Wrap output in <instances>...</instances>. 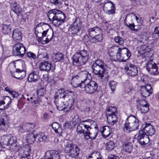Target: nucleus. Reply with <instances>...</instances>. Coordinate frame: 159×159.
Wrapping results in <instances>:
<instances>
[{"label": "nucleus", "mask_w": 159, "mask_h": 159, "mask_svg": "<svg viewBox=\"0 0 159 159\" xmlns=\"http://www.w3.org/2000/svg\"><path fill=\"white\" fill-rule=\"evenodd\" d=\"M47 16L54 26H58L62 24L65 19V14L57 9H52L49 11Z\"/></svg>", "instance_id": "f257e3e1"}, {"label": "nucleus", "mask_w": 159, "mask_h": 159, "mask_svg": "<svg viewBox=\"0 0 159 159\" xmlns=\"http://www.w3.org/2000/svg\"><path fill=\"white\" fill-rule=\"evenodd\" d=\"M35 33L37 35V33H41L43 37L47 36L45 39L46 43L48 42L52 39L54 33L53 30L49 29V26L43 23H40L37 25L35 29Z\"/></svg>", "instance_id": "f03ea898"}, {"label": "nucleus", "mask_w": 159, "mask_h": 159, "mask_svg": "<svg viewBox=\"0 0 159 159\" xmlns=\"http://www.w3.org/2000/svg\"><path fill=\"white\" fill-rule=\"evenodd\" d=\"M89 58V52L87 51L83 50L76 52L72 56V59L74 65L80 66L85 64Z\"/></svg>", "instance_id": "7ed1b4c3"}, {"label": "nucleus", "mask_w": 159, "mask_h": 159, "mask_svg": "<svg viewBox=\"0 0 159 159\" xmlns=\"http://www.w3.org/2000/svg\"><path fill=\"white\" fill-rule=\"evenodd\" d=\"M87 78L86 74L84 72H81L77 75L72 77L71 81V84L74 87H80L83 88L87 80Z\"/></svg>", "instance_id": "20e7f679"}, {"label": "nucleus", "mask_w": 159, "mask_h": 159, "mask_svg": "<svg viewBox=\"0 0 159 159\" xmlns=\"http://www.w3.org/2000/svg\"><path fill=\"white\" fill-rule=\"evenodd\" d=\"M65 151L68 155L72 158H75L79 156L80 150L76 145L69 142L67 140L64 141Z\"/></svg>", "instance_id": "39448f33"}, {"label": "nucleus", "mask_w": 159, "mask_h": 159, "mask_svg": "<svg viewBox=\"0 0 159 159\" xmlns=\"http://www.w3.org/2000/svg\"><path fill=\"white\" fill-rule=\"evenodd\" d=\"M106 64L101 60H97L93 64L92 66L94 73L98 75L101 78L104 76L105 70L104 67Z\"/></svg>", "instance_id": "423d86ee"}, {"label": "nucleus", "mask_w": 159, "mask_h": 159, "mask_svg": "<svg viewBox=\"0 0 159 159\" xmlns=\"http://www.w3.org/2000/svg\"><path fill=\"white\" fill-rule=\"evenodd\" d=\"M131 55L130 51L125 48H118L116 53L117 60L120 61H125Z\"/></svg>", "instance_id": "0eeeda50"}, {"label": "nucleus", "mask_w": 159, "mask_h": 159, "mask_svg": "<svg viewBox=\"0 0 159 159\" xmlns=\"http://www.w3.org/2000/svg\"><path fill=\"white\" fill-rule=\"evenodd\" d=\"M94 121L92 120H86L80 121L77 128V134H80L84 133V131L88 129H91V126L94 123Z\"/></svg>", "instance_id": "6e6552de"}, {"label": "nucleus", "mask_w": 159, "mask_h": 159, "mask_svg": "<svg viewBox=\"0 0 159 159\" xmlns=\"http://www.w3.org/2000/svg\"><path fill=\"white\" fill-rule=\"evenodd\" d=\"M102 4L103 10L105 13L109 15L115 13V5L112 2L108 0H106L104 1Z\"/></svg>", "instance_id": "1a4fd4ad"}, {"label": "nucleus", "mask_w": 159, "mask_h": 159, "mask_svg": "<svg viewBox=\"0 0 159 159\" xmlns=\"http://www.w3.org/2000/svg\"><path fill=\"white\" fill-rule=\"evenodd\" d=\"M134 138L137 139V142L141 145H145L149 141L148 136L142 129L140 130L138 133L136 134L134 136Z\"/></svg>", "instance_id": "9d476101"}, {"label": "nucleus", "mask_w": 159, "mask_h": 159, "mask_svg": "<svg viewBox=\"0 0 159 159\" xmlns=\"http://www.w3.org/2000/svg\"><path fill=\"white\" fill-rule=\"evenodd\" d=\"M1 139L3 144L6 145L14 146L18 142L16 138L11 135H3Z\"/></svg>", "instance_id": "9b49d317"}, {"label": "nucleus", "mask_w": 159, "mask_h": 159, "mask_svg": "<svg viewBox=\"0 0 159 159\" xmlns=\"http://www.w3.org/2000/svg\"><path fill=\"white\" fill-rule=\"evenodd\" d=\"M26 52V49L23 44L20 43L16 44L13 47L12 52L14 55L23 57Z\"/></svg>", "instance_id": "f8f14e48"}, {"label": "nucleus", "mask_w": 159, "mask_h": 159, "mask_svg": "<svg viewBox=\"0 0 159 159\" xmlns=\"http://www.w3.org/2000/svg\"><path fill=\"white\" fill-rule=\"evenodd\" d=\"M98 87V85L97 83L91 80L86 84H85L83 88H84V90L86 93L91 94L94 93L96 91Z\"/></svg>", "instance_id": "ddd939ff"}, {"label": "nucleus", "mask_w": 159, "mask_h": 159, "mask_svg": "<svg viewBox=\"0 0 159 159\" xmlns=\"http://www.w3.org/2000/svg\"><path fill=\"white\" fill-rule=\"evenodd\" d=\"M69 93L70 94V96L73 95L72 91L70 90H67L65 91L62 89L58 90L54 96V98L55 99L54 102H57L58 101L57 99V98H58L59 97L60 98L65 99V100H66L68 99L69 98L68 94Z\"/></svg>", "instance_id": "4468645a"}, {"label": "nucleus", "mask_w": 159, "mask_h": 159, "mask_svg": "<svg viewBox=\"0 0 159 159\" xmlns=\"http://www.w3.org/2000/svg\"><path fill=\"white\" fill-rule=\"evenodd\" d=\"M91 129H88L84 131V133H82L84 134V138L86 140L89 139L93 140L95 139L98 133V130L96 129H93L91 131Z\"/></svg>", "instance_id": "2eb2a0df"}, {"label": "nucleus", "mask_w": 159, "mask_h": 159, "mask_svg": "<svg viewBox=\"0 0 159 159\" xmlns=\"http://www.w3.org/2000/svg\"><path fill=\"white\" fill-rule=\"evenodd\" d=\"M124 68L126 70L127 75L129 76H134L138 74L137 67L133 64H127Z\"/></svg>", "instance_id": "dca6fc26"}, {"label": "nucleus", "mask_w": 159, "mask_h": 159, "mask_svg": "<svg viewBox=\"0 0 159 159\" xmlns=\"http://www.w3.org/2000/svg\"><path fill=\"white\" fill-rule=\"evenodd\" d=\"M81 22L79 18L76 19L71 25L70 32L73 34L77 33L81 28Z\"/></svg>", "instance_id": "f3484780"}, {"label": "nucleus", "mask_w": 159, "mask_h": 159, "mask_svg": "<svg viewBox=\"0 0 159 159\" xmlns=\"http://www.w3.org/2000/svg\"><path fill=\"white\" fill-rule=\"evenodd\" d=\"M2 114L0 117V130L5 131L8 125L9 118L5 112Z\"/></svg>", "instance_id": "a211bd4d"}, {"label": "nucleus", "mask_w": 159, "mask_h": 159, "mask_svg": "<svg viewBox=\"0 0 159 159\" xmlns=\"http://www.w3.org/2000/svg\"><path fill=\"white\" fill-rule=\"evenodd\" d=\"M152 91L153 89L151 85L149 84L141 86L140 88V93L143 97L145 98L149 96L152 93Z\"/></svg>", "instance_id": "6ab92c4d"}, {"label": "nucleus", "mask_w": 159, "mask_h": 159, "mask_svg": "<svg viewBox=\"0 0 159 159\" xmlns=\"http://www.w3.org/2000/svg\"><path fill=\"white\" fill-rule=\"evenodd\" d=\"M143 126L144 128L142 129L148 136H152L155 133V129L153 126L150 123L145 122Z\"/></svg>", "instance_id": "aec40b11"}, {"label": "nucleus", "mask_w": 159, "mask_h": 159, "mask_svg": "<svg viewBox=\"0 0 159 159\" xmlns=\"http://www.w3.org/2000/svg\"><path fill=\"white\" fill-rule=\"evenodd\" d=\"M127 118L133 130L137 129L139 128V124L138 119L133 115L128 116Z\"/></svg>", "instance_id": "412c9836"}, {"label": "nucleus", "mask_w": 159, "mask_h": 159, "mask_svg": "<svg viewBox=\"0 0 159 159\" xmlns=\"http://www.w3.org/2000/svg\"><path fill=\"white\" fill-rule=\"evenodd\" d=\"M60 155L59 152L51 150L46 152L45 155L42 159H60Z\"/></svg>", "instance_id": "4be33fe9"}, {"label": "nucleus", "mask_w": 159, "mask_h": 159, "mask_svg": "<svg viewBox=\"0 0 159 159\" xmlns=\"http://www.w3.org/2000/svg\"><path fill=\"white\" fill-rule=\"evenodd\" d=\"M70 93L68 94L69 98L68 99L66 100L64 99V100L66 101L64 103V107L62 108V109L65 112H67L70 110L73 104L74 100L72 97L73 94L70 96Z\"/></svg>", "instance_id": "5701e85b"}, {"label": "nucleus", "mask_w": 159, "mask_h": 159, "mask_svg": "<svg viewBox=\"0 0 159 159\" xmlns=\"http://www.w3.org/2000/svg\"><path fill=\"white\" fill-rule=\"evenodd\" d=\"M35 126L34 124L26 123L24 124L22 126H20L19 129L20 132L24 133L31 131Z\"/></svg>", "instance_id": "b1692460"}, {"label": "nucleus", "mask_w": 159, "mask_h": 159, "mask_svg": "<svg viewBox=\"0 0 159 159\" xmlns=\"http://www.w3.org/2000/svg\"><path fill=\"white\" fill-rule=\"evenodd\" d=\"M12 76L18 79H22L25 76L26 72L24 70H20L19 69H17L16 71L13 74L11 73Z\"/></svg>", "instance_id": "393cba45"}, {"label": "nucleus", "mask_w": 159, "mask_h": 159, "mask_svg": "<svg viewBox=\"0 0 159 159\" xmlns=\"http://www.w3.org/2000/svg\"><path fill=\"white\" fill-rule=\"evenodd\" d=\"M39 72L38 70H34L30 73L28 77V80L30 82H34L39 78Z\"/></svg>", "instance_id": "a878e982"}, {"label": "nucleus", "mask_w": 159, "mask_h": 159, "mask_svg": "<svg viewBox=\"0 0 159 159\" xmlns=\"http://www.w3.org/2000/svg\"><path fill=\"white\" fill-rule=\"evenodd\" d=\"M51 62L48 61H42L39 65V69L42 71H48L51 68Z\"/></svg>", "instance_id": "bb28decb"}, {"label": "nucleus", "mask_w": 159, "mask_h": 159, "mask_svg": "<svg viewBox=\"0 0 159 159\" xmlns=\"http://www.w3.org/2000/svg\"><path fill=\"white\" fill-rule=\"evenodd\" d=\"M107 121L111 125H114L117 121V117L116 114H107Z\"/></svg>", "instance_id": "cd10ccee"}, {"label": "nucleus", "mask_w": 159, "mask_h": 159, "mask_svg": "<svg viewBox=\"0 0 159 159\" xmlns=\"http://www.w3.org/2000/svg\"><path fill=\"white\" fill-rule=\"evenodd\" d=\"M31 101V104L32 105L35 107H36L42 102V100L40 98L37 97V95H34L30 98Z\"/></svg>", "instance_id": "c85d7f7f"}, {"label": "nucleus", "mask_w": 159, "mask_h": 159, "mask_svg": "<svg viewBox=\"0 0 159 159\" xmlns=\"http://www.w3.org/2000/svg\"><path fill=\"white\" fill-rule=\"evenodd\" d=\"M12 37L14 40L20 41L22 39V33L19 29H16L13 31Z\"/></svg>", "instance_id": "c756f323"}, {"label": "nucleus", "mask_w": 159, "mask_h": 159, "mask_svg": "<svg viewBox=\"0 0 159 159\" xmlns=\"http://www.w3.org/2000/svg\"><path fill=\"white\" fill-rule=\"evenodd\" d=\"M88 32V34L92 38L96 34L100 33V30L98 27L95 26L89 29Z\"/></svg>", "instance_id": "7c9ffc66"}, {"label": "nucleus", "mask_w": 159, "mask_h": 159, "mask_svg": "<svg viewBox=\"0 0 159 159\" xmlns=\"http://www.w3.org/2000/svg\"><path fill=\"white\" fill-rule=\"evenodd\" d=\"M11 9L16 14L18 15L22 11V8L16 2H13L11 5Z\"/></svg>", "instance_id": "2f4dec72"}, {"label": "nucleus", "mask_w": 159, "mask_h": 159, "mask_svg": "<svg viewBox=\"0 0 159 159\" xmlns=\"http://www.w3.org/2000/svg\"><path fill=\"white\" fill-rule=\"evenodd\" d=\"M20 152L21 153H22V157H27L30 156L31 152L30 146L28 145H25L23 147V150H21Z\"/></svg>", "instance_id": "473e14b6"}, {"label": "nucleus", "mask_w": 159, "mask_h": 159, "mask_svg": "<svg viewBox=\"0 0 159 159\" xmlns=\"http://www.w3.org/2000/svg\"><path fill=\"white\" fill-rule=\"evenodd\" d=\"M122 147L123 149L125 152L130 153L132 151L133 146L132 143H128L123 144Z\"/></svg>", "instance_id": "72a5a7b5"}, {"label": "nucleus", "mask_w": 159, "mask_h": 159, "mask_svg": "<svg viewBox=\"0 0 159 159\" xmlns=\"http://www.w3.org/2000/svg\"><path fill=\"white\" fill-rule=\"evenodd\" d=\"M123 129L124 131L125 132L129 133L134 131L127 118L125 120V123L123 127Z\"/></svg>", "instance_id": "f704fd0d"}, {"label": "nucleus", "mask_w": 159, "mask_h": 159, "mask_svg": "<svg viewBox=\"0 0 159 159\" xmlns=\"http://www.w3.org/2000/svg\"><path fill=\"white\" fill-rule=\"evenodd\" d=\"M103 130L101 131L102 135L104 137L107 138L110 135L111 132L110 128L109 126H106L102 128Z\"/></svg>", "instance_id": "c9c22d12"}, {"label": "nucleus", "mask_w": 159, "mask_h": 159, "mask_svg": "<svg viewBox=\"0 0 159 159\" xmlns=\"http://www.w3.org/2000/svg\"><path fill=\"white\" fill-rule=\"evenodd\" d=\"M150 50L148 49V47L143 45L142 46L140 47V50L139 51L140 52L141 54H144V55L145 56V58H146V56H147V58L148 57L147 55H148L150 52Z\"/></svg>", "instance_id": "e433bc0d"}, {"label": "nucleus", "mask_w": 159, "mask_h": 159, "mask_svg": "<svg viewBox=\"0 0 159 159\" xmlns=\"http://www.w3.org/2000/svg\"><path fill=\"white\" fill-rule=\"evenodd\" d=\"M102 35L98 34L92 37L91 40L92 43H96L101 41L102 40Z\"/></svg>", "instance_id": "4c0bfd02"}, {"label": "nucleus", "mask_w": 159, "mask_h": 159, "mask_svg": "<svg viewBox=\"0 0 159 159\" xmlns=\"http://www.w3.org/2000/svg\"><path fill=\"white\" fill-rule=\"evenodd\" d=\"M35 136L32 133H29L26 137L27 142L29 143H32L36 140Z\"/></svg>", "instance_id": "58836bf2"}, {"label": "nucleus", "mask_w": 159, "mask_h": 159, "mask_svg": "<svg viewBox=\"0 0 159 159\" xmlns=\"http://www.w3.org/2000/svg\"><path fill=\"white\" fill-rule=\"evenodd\" d=\"M2 32L5 34H8L11 32V28L10 25H3Z\"/></svg>", "instance_id": "ea45409f"}, {"label": "nucleus", "mask_w": 159, "mask_h": 159, "mask_svg": "<svg viewBox=\"0 0 159 159\" xmlns=\"http://www.w3.org/2000/svg\"><path fill=\"white\" fill-rule=\"evenodd\" d=\"M52 127L56 133H60L61 132V129L59 124L57 122L54 123L52 125Z\"/></svg>", "instance_id": "a19ab883"}, {"label": "nucleus", "mask_w": 159, "mask_h": 159, "mask_svg": "<svg viewBox=\"0 0 159 159\" xmlns=\"http://www.w3.org/2000/svg\"><path fill=\"white\" fill-rule=\"evenodd\" d=\"M37 142H42L45 140L46 139V136L43 133H42L37 134L35 137Z\"/></svg>", "instance_id": "79ce46f5"}, {"label": "nucleus", "mask_w": 159, "mask_h": 159, "mask_svg": "<svg viewBox=\"0 0 159 159\" xmlns=\"http://www.w3.org/2000/svg\"><path fill=\"white\" fill-rule=\"evenodd\" d=\"M156 64L152 60L149 61L147 64L146 68L147 70L148 71L155 67Z\"/></svg>", "instance_id": "37998d69"}, {"label": "nucleus", "mask_w": 159, "mask_h": 159, "mask_svg": "<svg viewBox=\"0 0 159 159\" xmlns=\"http://www.w3.org/2000/svg\"><path fill=\"white\" fill-rule=\"evenodd\" d=\"M114 146L115 144L112 141H109L106 143V149L108 150H112L114 148Z\"/></svg>", "instance_id": "c03bdc74"}, {"label": "nucleus", "mask_w": 159, "mask_h": 159, "mask_svg": "<svg viewBox=\"0 0 159 159\" xmlns=\"http://www.w3.org/2000/svg\"><path fill=\"white\" fill-rule=\"evenodd\" d=\"M64 55L61 53L58 52L53 57L54 60L55 61H60L63 59Z\"/></svg>", "instance_id": "a18cd8bd"}, {"label": "nucleus", "mask_w": 159, "mask_h": 159, "mask_svg": "<svg viewBox=\"0 0 159 159\" xmlns=\"http://www.w3.org/2000/svg\"><path fill=\"white\" fill-rule=\"evenodd\" d=\"M2 101L4 102V104L5 103L7 104L6 108H8L9 107V105L11 102V98L8 96H6L4 97Z\"/></svg>", "instance_id": "49530a36"}, {"label": "nucleus", "mask_w": 159, "mask_h": 159, "mask_svg": "<svg viewBox=\"0 0 159 159\" xmlns=\"http://www.w3.org/2000/svg\"><path fill=\"white\" fill-rule=\"evenodd\" d=\"M114 40L116 43H118L120 45H121L124 43V40L123 38L119 36H117L115 37Z\"/></svg>", "instance_id": "de8ad7c7"}, {"label": "nucleus", "mask_w": 159, "mask_h": 159, "mask_svg": "<svg viewBox=\"0 0 159 159\" xmlns=\"http://www.w3.org/2000/svg\"><path fill=\"white\" fill-rule=\"evenodd\" d=\"M109 84L112 91V93H113L117 85V83L114 81L111 80L109 82Z\"/></svg>", "instance_id": "09e8293b"}, {"label": "nucleus", "mask_w": 159, "mask_h": 159, "mask_svg": "<svg viewBox=\"0 0 159 159\" xmlns=\"http://www.w3.org/2000/svg\"><path fill=\"white\" fill-rule=\"evenodd\" d=\"M138 108V110L140 111V112L142 113H147L149 110V107L147 106L143 107V106L139 107Z\"/></svg>", "instance_id": "8fccbe9b"}, {"label": "nucleus", "mask_w": 159, "mask_h": 159, "mask_svg": "<svg viewBox=\"0 0 159 159\" xmlns=\"http://www.w3.org/2000/svg\"><path fill=\"white\" fill-rule=\"evenodd\" d=\"M132 15H133L135 17L136 20L137 21V23L138 25L141 26L143 25V20L141 17H138L134 14L133 13H132Z\"/></svg>", "instance_id": "3c124183"}, {"label": "nucleus", "mask_w": 159, "mask_h": 159, "mask_svg": "<svg viewBox=\"0 0 159 159\" xmlns=\"http://www.w3.org/2000/svg\"><path fill=\"white\" fill-rule=\"evenodd\" d=\"M117 108L115 107H110L107 110L108 112V114H115L117 111Z\"/></svg>", "instance_id": "603ef678"}, {"label": "nucleus", "mask_w": 159, "mask_h": 159, "mask_svg": "<svg viewBox=\"0 0 159 159\" xmlns=\"http://www.w3.org/2000/svg\"><path fill=\"white\" fill-rule=\"evenodd\" d=\"M45 89L44 88H41L38 90L36 95L38 97L39 96H43L45 93Z\"/></svg>", "instance_id": "864d4df0"}, {"label": "nucleus", "mask_w": 159, "mask_h": 159, "mask_svg": "<svg viewBox=\"0 0 159 159\" xmlns=\"http://www.w3.org/2000/svg\"><path fill=\"white\" fill-rule=\"evenodd\" d=\"M26 56L29 58H30L31 59H34L36 58V55L34 53L31 52H28L26 53Z\"/></svg>", "instance_id": "5fc2aeb1"}, {"label": "nucleus", "mask_w": 159, "mask_h": 159, "mask_svg": "<svg viewBox=\"0 0 159 159\" xmlns=\"http://www.w3.org/2000/svg\"><path fill=\"white\" fill-rule=\"evenodd\" d=\"M150 74L153 75H156L158 74L157 67V65L155 67H154L153 68L151 69V70H150L148 71Z\"/></svg>", "instance_id": "6e6d98bb"}, {"label": "nucleus", "mask_w": 159, "mask_h": 159, "mask_svg": "<svg viewBox=\"0 0 159 159\" xmlns=\"http://www.w3.org/2000/svg\"><path fill=\"white\" fill-rule=\"evenodd\" d=\"M15 147L14 150L16 151H18L23 149V147L18 142L14 146Z\"/></svg>", "instance_id": "4d7b16f0"}, {"label": "nucleus", "mask_w": 159, "mask_h": 159, "mask_svg": "<svg viewBox=\"0 0 159 159\" xmlns=\"http://www.w3.org/2000/svg\"><path fill=\"white\" fill-rule=\"evenodd\" d=\"M55 102V103L56 104V106L58 108H60V107H62V108L63 107V106L64 105V102ZM60 110H63L62 109H61Z\"/></svg>", "instance_id": "13d9d810"}, {"label": "nucleus", "mask_w": 159, "mask_h": 159, "mask_svg": "<svg viewBox=\"0 0 159 159\" xmlns=\"http://www.w3.org/2000/svg\"><path fill=\"white\" fill-rule=\"evenodd\" d=\"M139 103L137 105V108L139 107H141L144 104L147 103V102L144 100H140L138 101Z\"/></svg>", "instance_id": "bf43d9fd"}, {"label": "nucleus", "mask_w": 159, "mask_h": 159, "mask_svg": "<svg viewBox=\"0 0 159 159\" xmlns=\"http://www.w3.org/2000/svg\"><path fill=\"white\" fill-rule=\"evenodd\" d=\"M135 26V25L134 23H129L128 25H127V27H128L131 30L134 31H137L138 30V29L134 28Z\"/></svg>", "instance_id": "052dcab7"}, {"label": "nucleus", "mask_w": 159, "mask_h": 159, "mask_svg": "<svg viewBox=\"0 0 159 159\" xmlns=\"http://www.w3.org/2000/svg\"><path fill=\"white\" fill-rule=\"evenodd\" d=\"M4 102L2 100L0 101V110H4L7 108H6V105L5 106L4 105Z\"/></svg>", "instance_id": "680f3d73"}, {"label": "nucleus", "mask_w": 159, "mask_h": 159, "mask_svg": "<svg viewBox=\"0 0 159 159\" xmlns=\"http://www.w3.org/2000/svg\"><path fill=\"white\" fill-rule=\"evenodd\" d=\"M64 128L66 130L70 129L71 128V127L70 124L69 123H66L64 125Z\"/></svg>", "instance_id": "e2e57ef3"}, {"label": "nucleus", "mask_w": 159, "mask_h": 159, "mask_svg": "<svg viewBox=\"0 0 159 159\" xmlns=\"http://www.w3.org/2000/svg\"><path fill=\"white\" fill-rule=\"evenodd\" d=\"M61 1L62 0H50V2L52 3L55 4L62 3Z\"/></svg>", "instance_id": "0e129e2a"}, {"label": "nucleus", "mask_w": 159, "mask_h": 159, "mask_svg": "<svg viewBox=\"0 0 159 159\" xmlns=\"http://www.w3.org/2000/svg\"><path fill=\"white\" fill-rule=\"evenodd\" d=\"M49 116L48 114L47 113L45 112L43 114L42 119L43 120H46L48 119Z\"/></svg>", "instance_id": "69168bd1"}, {"label": "nucleus", "mask_w": 159, "mask_h": 159, "mask_svg": "<svg viewBox=\"0 0 159 159\" xmlns=\"http://www.w3.org/2000/svg\"><path fill=\"white\" fill-rule=\"evenodd\" d=\"M11 94L12 96L14 98H18L19 96L18 93L14 91H12L11 92Z\"/></svg>", "instance_id": "338daca9"}, {"label": "nucleus", "mask_w": 159, "mask_h": 159, "mask_svg": "<svg viewBox=\"0 0 159 159\" xmlns=\"http://www.w3.org/2000/svg\"><path fill=\"white\" fill-rule=\"evenodd\" d=\"M147 77L143 76L141 78V82L142 84H146L148 83V81L147 80H145V79Z\"/></svg>", "instance_id": "774afa93"}]
</instances>
